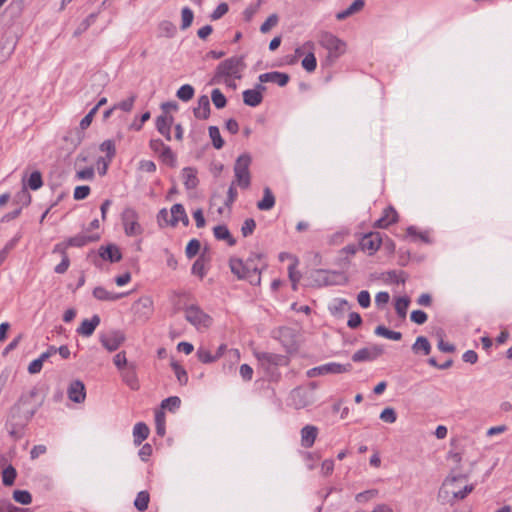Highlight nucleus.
<instances>
[{"label":"nucleus","instance_id":"f257e3e1","mask_svg":"<svg viewBox=\"0 0 512 512\" xmlns=\"http://www.w3.org/2000/svg\"><path fill=\"white\" fill-rule=\"evenodd\" d=\"M246 67L244 56H233L221 63L216 68L215 74L211 78L209 84H220L222 78L234 76L237 79L241 78V71Z\"/></svg>","mask_w":512,"mask_h":512},{"label":"nucleus","instance_id":"f03ea898","mask_svg":"<svg viewBox=\"0 0 512 512\" xmlns=\"http://www.w3.org/2000/svg\"><path fill=\"white\" fill-rule=\"evenodd\" d=\"M255 356L265 371V376L269 380H277L279 377L278 367L287 366L289 359L285 355L270 353V352H256Z\"/></svg>","mask_w":512,"mask_h":512},{"label":"nucleus","instance_id":"7ed1b4c3","mask_svg":"<svg viewBox=\"0 0 512 512\" xmlns=\"http://www.w3.org/2000/svg\"><path fill=\"white\" fill-rule=\"evenodd\" d=\"M177 311L183 310L185 319L193 325L197 330L206 329L211 326L212 318L206 314L198 305H182L179 300L175 303Z\"/></svg>","mask_w":512,"mask_h":512},{"label":"nucleus","instance_id":"20e7f679","mask_svg":"<svg viewBox=\"0 0 512 512\" xmlns=\"http://www.w3.org/2000/svg\"><path fill=\"white\" fill-rule=\"evenodd\" d=\"M316 382H310L307 386H298L294 388L289 395V405L295 409H303L312 405L315 400Z\"/></svg>","mask_w":512,"mask_h":512},{"label":"nucleus","instance_id":"39448f33","mask_svg":"<svg viewBox=\"0 0 512 512\" xmlns=\"http://www.w3.org/2000/svg\"><path fill=\"white\" fill-rule=\"evenodd\" d=\"M39 391L33 388L27 393H24L18 403L13 407L12 411L22 413L26 421H29L42 405V400L38 398Z\"/></svg>","mask_w":512,"mask_h":512},{"label":"nucleus","instance_id":"423d86ee","mask_svg":"<svg viewBox=\"0 0 512 512\" xmlns=\"http://www.w3.org/2000/svg\"><path fill=\"white\" fill-rule=\"evenodd\" d=\"M319 43L328 51L327 59L330 62L336 61L346 50L345 42L329 32L321 33Z\"/></svg>","mask_w":512,"mask_h":512},{"label":"nucleus","instance_id":"0eeeda50","mask_svg":"<svg viewBox=\"0 0 512 512\" xmlns=\"http://www.w3.org/2000/svg\"><path fill=\"white\" fill-rule=\"evenodd\" d=\"M251 164V157L249 154L240 155L234 164V174L236 185L243 189H247L250 186L251 176L249 172V166Z\"/></svg>","mask_w":512,"mask_h":512},{"label":"nucleus","instance_id":"6e6552de","mask_svg":"<svg viewBox=\"0 0 512 512\" xmlns=\"http://www.w3.org/2000/svg\"><path fill=\"white\" fill-rule=\"evenodd\" d=\"M138 218V213L134 208L126 207L123 210L121 219L127 236H137L143 232Z\"/></svg>","mask_w":512,"mask_h":512},{"label":"nucleus","instance_id":"1a4fd4ad","mask_svg":"<svg viewBox=\"0 0 512 512\" xmlns=\"http://www.w3.org/2000/svg\"><path fill=\"white\" fill-rule=\"evenodd\" d=\"M352 370V365L350 363L340 364V363H326L314 368H311L307 371V376L312 378L320 375L326 374H342L347 373Z\"/></svg>","mask_w":512,"mask_h":512},{"label":"nucleus","instance_id":"9d476101","mask_svg":"<svg viewBox=\"0 0 512 512\" xmlns=\"http://www.w3.org/2000/svg\"><path fill=\"white\" fill-rule=\"evenodd\" d=\"M125 334L120 330H111L102 333L99 337L102 346L109 352L116 351L125 341Z\"/></svg>","mask_w":512,"mask_h":512},{"label":"nucleus","instance_id":"9b49d317","mask_svg":"<svg viewBox=\"0 0 512 512\" xmlns=\"http://www.w3.org/2000/svg\"><path fill=\"white\" fill-rule=\"evenodd\" d=\"M262 258V254L253 253L251 256L244 262L246 271L248 275L247 281L252 285H258L261 281V269L257 264V261H260Z\"/></svg>","mask_w":512,"mask_h":512},{"label":"nucleus","instance_id":"f8f14e48","mask_svg":"<svg viewBox=\"0 0 512 512\" xmlns=\"http://www.w3.org/2000/svg\"><path fill=\"white\" fill-rule=\"evenodd\" d=\"M383 352L384 349L380 345L364 347L362 349H359L352 355V360L354 362L372 361L375 360L380 355H382Z\"/></svg>","mask_w":512,"mask_h":512},{"label":"nucleus","instance_id":"ddd939ff","mask_svg":"<svg viewBox=\"0 0 512 512\" xmlns=\"http://www.w3.org/2000/svg\"><path fill=\"white\" fill-rule=\"evenodd\" d=\"M382 238L377 232H370L364 235L359 243L360 248L363 251L368 252L369 255H373L381 246Z\"/></svg>","mask_w":512,"mask_h":512},{"label":"nucleus","instance_id":"4468645a","mask_svg":"<svg viewBox=\"0 0 512 512\" xmlns=\"http://www.w3.org/2000/svg\"><path fill=\"white\" fill-rule=\"evenodd\" d=\"M136 364L129 363L127 367L120 371L123 382L134 391L140 388L139 380L136 373Z\"/></svg>","mask_w":512,"mask_h":512},{"label":"nucleus","instance_id":"2eb2a0df","mask_svg":"<svg viewBox=\"0 0 512 512\" xmlns=\"http://www.w3.org/2000/svg\"><path fill=\"white\" fill-rule=\"evenodd\" d=\"M99 257L110 263L119 262L122 259V253L117 245L111 243L106 246L102 245L98 249Z\"/></svg>","mask_w":512,"mask_h":512},{"label":"nucleus","instance_id":"dca6fc26","mask_svg":"<svg viewBox=\"0 0 512 512\" xmlns=\"http://www.w3.org/2000/svg\"><path fill=\"white\" fill-rule=\"evenodd\" d=\"M68 398L75 403H82L86 397L85 385L80 380H75L68 387Z\"/></svg>","mask_w":512,"mask_h":512},{"label":"nucleus","instance_id":"f3484780","mask_svg":"<svg viewBox=\"0 0 512 512\" xmlns=\"http://www.w3.org/2000/svg\"><path fill=\"white\" fill-rule=\"evenodd\" d=\"M171 216L169 219L170 226L175 227L179 222H182L184 226L189 225V218L185 212L182 204H174L170 210Z\"/></svg>","mask_w":512,"mask_h":512},{"label":"nucleus","instance_id":"a211bd4d","mask_svg":"<svg viewBox=\"0 0 512 512\" xmlns=\"http://www.w3.org/2000/svg\"><path fill=\"white\" fill-rule=\"evenodd\" d=\"M289 79L290 77L288 74L278 71L263 73L259 76V81L261 83H276L280 87H284L285 85H287Z\"/></svg>","mask_w":512,"mask_h":512},{"label":"nucleus","instance_id":"6ab92c4d","mask_svg":"<svg viewBox=\"0 0 512 512\" xmlns=\"http://www.w3.org/2000/svg\"><path fill=\"white\" fill-rule=\"evenodd\" d=\"M398 221V213L392 207L388 206L384 209L383 215L375 222L374 227L385 229L389 225L394 224Z\"/></svg>","mask_w":512,"mask_h":512},{"label":"nucleus","instance_id":"aec40b11","mask_svg":"<svg viewBox=\"0 0 512 512\" xmlns=\"http://www.w3.org/2000/svg\"><path fill=\"white\" fill-rule=\"evenodd\" d=\"M318 435V428L314 425H306L301 429V445L310 448L314 445Z\"/></svg>","mask_w":512,"mask_h":512},{"label":"nucleus","instance_id":"412c9836","mask_svg":"<svg viewBox=\"0 0 512 512\" xmlns=\"http://www.w3.org/2000/svg\"><path fill=\"white\" fill-rule=\"evenodd\" d=\"M100 324V317L98 315H93L91 319H84L80 326L77 328V333L89 337L91 336L96 327Z\"/></svg>","mask_w":512,"mask_h":512},{"label":"nucleus","instance_id":"4be33fe9","mask_svg":"<svg viewBox=\"0 0 512 512\" xmlns=\"http://www.w3.org/2000/svg\"><path fill=\"white\" fill-rule=\"evenodd\" d=\"M194 116L197 119L206 120L210 116V101L207 95H202L198 98L197 107L193 110Z\"/></svg>","mask_w":512,"mask_h":512},{"label":"nucleus","instance_id":"5701e85b","mask_svg":"<svg viewBox=\"0 0 512 512\" xmlns=\"http://www.w3.org/2000/svg\"><path fill=\"white\" fill-rule=\"evenodd\" d=\"M173 123V117L172 116H166L161 115L158 116L156 119V128L159 131L160 134H162L166 140H171V125Z\"/></svg>","mask_w":512,"mask_h":512},{"label":"nucleus","instance_id":"b1692460","mask_svg":"<svg viewBox=\"0 0 512 512\" xmlns=\"http://www.w3.org/2000/svg\"><path fill=\"white\" fill-rule=\"evenodd\" d=\"M100 239L98 234L96 235H86V234H78L76 236L70 237L67 239V245L69 247H83L90 242H95Z\"/></svg>","mask_w":512,"mask_h":512},{"label":"nucleus","instance_id":"393cba45","mask_svg":"<svg viewBox=\"0 0 512 512\" xmlns=\"http://www.w3.org/2000/svg\"><path fill=\"white\" fill-rule=\"evenodd\" d=\"M184 185L187 190L195 189L199 180L197 178V170L193 167H185L182 170Z\"/></svg>","mask_w":512,"mask_h":512},{"label":"nucleus","instance_id":"a878e982","mask_svg":"<svg viewBox=\"0 0 512 512\" xmlns=\"http://www.w3.org/2000/svg\"><path fill=\"white\" fill-rule=\"evenodd\" d=\"M365 6L364 0H354L353 3L345 10L340 11L336 14V19L339 21L345 20L346 18L360 12Z\"/></svg>","mask_w":512,"mask_h":512},{"label":"nucleus","instance_id":"bb28decb","mask_svg":"<svg viewBox=\"0 0 512 512\" xmlns=\"http://www.w3.org/2000/svg\"><path fill=\"white\" fill-rule=\"evenodd\" d=\"M275 205V196L269 187L263 189V198L257 202V208L261 211H268Z\"/></svg>","mask_w":512,"mask_h":512},{"label":"nucleus","instance_id":"cd10ccee","mask_svg":"<svg viewBox=\"0 0 512 512\" xmlns=\"http://www.w3.org/2000/svg\"><path fill=\"white\" fill-rule=\"evenodd\" d=\"M93 296L101 301H115L124 296L123 293H113L106 290L104 287L98 286L93 290Z\"/></svg>","mask_w":512,"mask_h":512},{"label":"nucleus","instance_id":"c85d7f7f","mask_svg":"<svg viewBox=\"0 0 512 512\" xmlns=\"http://www.w3.org/2000/svg\"><path fill=\"white\" fill-rule=\"evenodd\" d=\"M263 95L259 90L248 89L243 92V102L247 106L256 107L261 104Z\"/></svg>","mask_w":512,"mask_h":512},{"label":"nucleus","instance_id":"c756f323","mask_svg":"<svg viewBox=\"0 0 512 512\" xmlns=\"http://www.w3.org/2000/svg\"><path fill=\"white\" fill-rule=\"evenodd\" d=\"M469 477V474H462V473H455V470L452 471V473L445 479L443 483V488L445 489L446 493H450V490L452 488L459 489L458 486H456V483L460 480H467Z\"/></svg>","mask_w":512,"mask_h":512},{"label":"nucleus","instance_id":"7c9ffc66","mask_svg":"<svg viewBox=\"0 0 512 512\" xmlns=\"http://www.w3.org/2000/svg\"><path fill=\"white\" fill-rule=\"evenodd\" d=\"M214 236L217 240H225L229 246H234L236 240L232 237L226 225H218L213 229Z\"/></svg>","mask_w":512,"mask_h":512},{"label":"nucleus","instance_id":"2f4dec72","mask_svg":"<svg viewBox=\"0 0 512 512\" xmlns=\"http://www.w3.org/2000/svg\"><path fill=\"white\" fill-rule=\"evenodd\" d=\"M229 266L231 272L237 276L238 279L247 280L246 275H248L244 261L239 258H231L229 261Z\"/></svg>","mask_w":512,"mask_h":512},{"label":"nucleus","instance_id":"473e14b6","mask_svg":"<svg viewBox=\"0 0 512 512\" xmlns=\"http://www.w3.org/2000/svg\"><path fill=\"white\" fill-rule=\"evenodd\" d=\"M149 432L150 430L145 423H137L133 429L134 444L140 445L149 436Z\"/></svg>","mask_w":512,"mask_h":512},{"label":"nucleus","instance_id":"72a5a7b5","mask_svg":"<svg viewBox=\"0 0 512 512\" xmlns=\"http://www.w3.org/2000/svg\"><path fill=\"white\" fill-rule=\"evenodd\" d=\"M135 309L137 312H142L145 318H148L153 311V301L150 297H141L135 303Z\"/></svg>","mask_w":512,"mask_h":512},{"label":"nucleus","instance_id":"f704fd0d","mask_svg":"<svg viewBox=\"0 0 512 512\" xmlns=\"http://www.w3.org/2000/svg\"><path fill=\"white\" fill-rule=\"evenodd\" d=\"M31 203V195L27 190V187L24 185L20 191H18L13 197V204L17 207L28 206Z\"/></svg>","mask_w":512,"mask_h":512},{"label":"nucleus","instance_id":"c9c22d12","mask_svg":"<svg viewBox=\"0 0 512 512\" xmlns=\"http://www.w3.org/2000/svg\"><path fill=\"white\" fill-rule=\"evenodd\" d=\"M412 351L415 354L422 353L428 355L431 352V345L428 339L424 336L417 337L415 343L412 345Z\"/></svg>","mask_w":512,"mask_h":512},{"label":"nucleus","instance_id":"e433bc0d","mask_svg":"<svg viewBox=\"0 0 512 512\" xmlns=\"http://www.w3.org/2000/svg\"><path fill=\"white\" fill-rule=\"evenodd\" d=\"M410 305V298L408 296L399 297L395 301V311L399 318L405 319L407 315V309Z\"/></svg>","mask_w":512,"mask_h":512},{"label":"nucleus","instance_id":"4c0bfd02","mask_svg":"<svg viewBox=\"0 0 512 512\" xmlns=\"http://www.w3.org/2000/svg\"><path fill=\"white\" fill-rule=\"evenodd\" d=\"M374 333L377 336H381L394 341H399L402 338L401 332L389 330L387 327L383 325L377 326Z\"/></svg>","mask_w":512,"mask_h":512},{"label":"nucleus","instance_id":"58836bf2","mask_svg":"<svg viewBox=\"0 0 512 512\" xmlns=\"http://www.w3.org/2000/svg\"><path fill=\"white\" fill-rule=\"evenodd\" d=\"M149 501V493L147 491H140L134 500V506L138 511L143 512L147 510Z\"/></svg>","mask_w":512,"mask_h":512},{"label":"nucleus","instance_id":"ea45409f","mask_svg":"<svg viewBox=\"0 0 512 512\" xmlns=\"http://www.w3.org/2000/svg\"><path fill=\"white\" fill-rule=\"evenodd\" d=\"M209 136L215 149H221L224 146V140L221 137L219 128L217 126L209 127Z\"/></svg>","mask_w":512,"mask_h":512},{"label":"nucleus","instance_id":"a19ab883","mask_svg":"<svg viewBox=\"0 0 512 512\" xmlns=\"http://www.w3.org/2000/svg\"><path fill=\"white\" fill-rule=\"evenodd\" d=\"M17 472L16 469L9 465L7 466L2 473V482L5 486H12L14 484V481L16 479Z\"/></svg>","mask_w":512,"mask_h":512},{"label":"nucleus","instance_id":"79ce46f5","mask_svg":"<svg viewBox=\"0 0 512 512\" xmlns=\"http://www.w3.org/2000/svg\"><path fill=\"white\" fill-rule=\"evenodd\" d=\"M26 185V187H29L32 190L40 189L43 185L42 174L40 171L32 172L27 180Z\"/></svg>","mask_w":512,"mask_h":512},{"label":"nucleus","instance_id":"37998d69","mask_svg":"<svg viewBox=\"0 0 512 512\" xmlns=\"http://www.w3.org/2000/svg\"><path fill=\"white\" fill-rule=\"evenodd\" d=\"M211 99L217 109H222L227 104V99L220 89L216 88L211 92Z\"/></svg>","mask_w":512,"mask_h":512},{"label":"nucleus","instance_id":"c03bdc74","mask_svg":"<svg viewBox=\"0 0 512 512\" xmlns=\"http://www.w3.org/2000/svg\"><path fill=\"white\" fill-rule=\"evenodd\" d=\"M176 95L180 100L187 102L193 98L194 88L189 84H184L178 89Z\"/></svg>","mask_w":512,"mask_h":512},{"label":"nucleus","instance_id":"a18cd8bd","mask_svg":"<svg viewBox=\"0 0 512 512\" xmlns=\"http://www.w3.org/2000/svg\"><path fill=\"white\" fill-rule=\"evenodd\" d=\"M171 367L177 377V380L181 385H185L188 381V376L186 370L177 362L172 361Z\"/></svg>","mask_w":512,"mask_h":512},{"label":"nucleus","instance_id":"49530a36","mask_svg":"<svg viewBox=\"0 0 512 512\" xmlns=\"http://www.w3.org/2000/svg\"><path fill=\"white\" fill-rule=\"evenodd\" d=\"M14 50V44L5 41L0 44V63H4L8 60Z\"/></svg>","mask_w":512,"mask_h":512},{"label":"nucleus","instance_id":"de8ad7c7","mask_svg":"<svg viewBox=\"0 0 512 512\" xmlns=\"http://www.w3.org/2000/svg\"><path fill=\"white\" fill-rule=\"evenodd\" d=\"M474 488L475 486L473 484H469L465 485L463 489L452 488L450 493L452 494L453 499L463 500L474 490Z\"/></svg>","mask_w":512,"mask_h":512},{"label":"nucleus","instance_id":"09e8293b","mask_svg":"<svg viewBox=\"0 0 512 512\" xmlns=\"http://www.w3.org/2000/svg\"><path fill=\"white\" fill-rule=\"evenodd\" d=\"M97 17V14L96 13H92L90 15H88L80 24L79 26L77 27V29L74 31V36H79L81 35L83 32H85L92 23H94L95 19Z\"/></svg>","mask_w":512,"mask_h":512},{"label":"nucleus","instance_id":"8fccbe9b","mask_svg":"<svg viewBox=\"0 0 512 512\" xmlns=\"http://www.w3.org/2000/svg\"><path fill=\"white\" fill-rule=\"evenodd\" d=\"M156 433L159 436L165 435V413L162 410H157L155 413Z\"/></svg>","mask_w":512,"mask_h":512},{"label":"nucleus","instance_id":"3c124183","mask_svg":"<svg viewBox=\"0 0 512 512\" xmlns=\"http://www.w3.org/2000/svg\"><path fill=\"white\" fill-rule=\"evenodd\" d=\"M13 499L22 505H28L32 502V496L26 490H15L13 492Z\"/></svg>","mask_w":512,"mask_h":512},{"label":"nucleus","instance_id":"603ef678","mask_svg":"<svg viewBox=\"0 0 512 512\" xmlns=\"http://www.w3.org/2000/svg\"><path fill=\"white\" fill-rule=\"evenodd\" d=\"M302 64V67L307 71V72H313L316 67H317V60H316V57L315 55L310 52L308 53L302 60L301 62Z\"/></svg>","mask_w":512,"mask_h":512},{"label":"nucleus","instance_id":"864d4df0","mask_svg":"<svg viewBox=\"0 0 512 512\" xmlns=\"http://www.w3.org/2000/svg\"><path fill=\"white\" fill-rule=\"evenodd\" d=\"M180 404H181V400L179 397L171 396V397L164 399L161 402V408L168 409L169 411H174L180 407Z\"/></svg>","mask_w":512,"mask_h":512},{"label":"nucleus","instance_id":"5fc2aeb1","mask_svg":"<svg viewBox=\"0 0 512 512\" xmlns=\"http://www.w3.org/2000/svg\"><path fill=\"white\" fill-rule=\"evenodd\" d=\"M160 157L162 158V161L171 167H175L176 165V156L172 152L169 146L163 147V150L160 153Z\"/></svg>","mask_w":512,"mask_h":512},{"label":"nucleus","instance_id":"6e6d98bb","mask_svg":"<svg viewBox=\"0 0 512 512\" xmlns=\"http://www.w3.org/2000/svg\"><path fill=\"white\" fill-rule=\"evenodd\" d=\"M181 17H182L181 29L185 30L188 27H190L193 22V18H194L193 11L188 7H184L181 11Z\"/></svg>","mask_w":512,"mask_h":512},{"label":"nucleus","instance_id":"4d7b16f0","mask_svg":"<svg viewBox=\"0 0 512 512\" xmlns=\"http://www.w3.org/2000/svg\"><path fill=\"white\" fill-rule=\"evenodd\" d=\"M200 247H201V244H200L199 240H197V239L190 240L186 246V250H185L186 256L189 259L195 257L198 254Z\"/></svg>","mask_w":512,"mask_h":512},{"label":"nucleus","instance_id":"13d9d810","mask_svg":"<svg viewBox=\"0 0 512 512\" xmlns=\"http://www.w3.org/2000/svg\"><path fill=\"white\" fill-rule=\"evenodd\" d=\"M100 150L102 152L106 153L108 161H111L112 158L115 156V153H116L115 144H114V142L112 140H105L100 145Z\"/></svg>","mask_w":512,"mask_h":512},{"label":"nucleus","instance_id":"bf43d9fd","mask_svg":"<svg viewBox=\"0 0 512 512\" xmlns=\"http://www.w3.org/2000/svg\"><path fill=\"white\" fill-rule=\"evenodd\" d=\"M315 281L318 285H330L332 281L329 279V274L326 270H316L313 274Z\"/></svg>","mask_w":512,"mask_h":512},{"label":"nucleus","instance_id":"052dcab7","mask_svg":"<svg viewBox=\"0 0 512 512\" xmlns=\"http://www.w3.org/2000/svg\"><path fill=\"white\" fill-rule=\"evenodd\" d=\"M278 16L277 14H271L266 21L260 26V31L262 33H268L274 26L278 23Z\"/></svg>","mask_w":512,"mask_h":512},{"label":"nucleus","instance_id":"680f3d73","mask_svg":"<svg viewBox=\"0 0 512 512\" xmlns=\"http://www.w3.org/2000/svg\"><path fill=\"white\" fill-rule=\"evenodd\" d=\"M378 495V490L376 489H371V490H366V491H363V492H360L356 495L355 499L357 502L359 503H365L369 500H372L373 498H375L376 496Z\"/></svg>","mask_w":512,"mask_h":512},{"label":"nucleus","instance_id":"e2e57ef3","mask_svg":"<svg viewBox=\"0 0 512 512\" xmlns=\"http://www.w3.org/2000/svg\"><path fill=\"white\" fill-rule=\"evenodd\" d=\"M135 99H136V95L133 94L129 98L115 104L114 108L120 109L124 112H130L133 108Z\"/></svg>","mask_w":512,"mask_h":512},{"label":"nucleus","instance_id":"0e129e2a","mask_svg":"<svg viewBox=\"0 0 512 512\" xmlns=\"http://www.w3.org/2000/svg\"><path fill=\"white\" fill-rule=\"evenodd\" d=\"M380 419L386 423H394L397 420V414L393 408L387 407L380 413Z\"/></svg>","mask_w":512,"mask_h":512},{"label":"nucleus","instance_id":"69168bd1","mask_svg":"<svg viewBox=\"0 0 512 512\" xmlns=\"http://www.w3.org/2000/svg\"><path fill=\"white\" fill-rule=\"evenodd\" d=\"M256 228V222L253 218H248L244 221L241 227V233L243 237H248L251 235Z\"/></svg>","mask_w":512,"mask_h":512},{"label":"nucleus","instance_id":"338daca9","mask_svg":"<svg viewBox=\"0 0 512 512\" xmlns=\"http://www.w3.org/2000/svg\"><path fill=\"white\" fill-rule=\"evenodd\" d=\"M114 365L118 368L119 371L123 370L125 367L129 365L125 351H121L117 353L113 358Z\"/></svg>","mask_w":512,"mask_h":512},{"label":"nucleus","instance_id":"774afa93","mask_svg":"<svg viewBox=\"0 0 512 512\" xmlns=\"http://www.w3.org/2000/svg\"><path fill=\"white\" fill-rule=\"evenodd\" d=\"M197 357L202 363H212L216 361V357L212 355L210 351L204 348H199L197 350Z\"/></svg>","mask_w":512,"mask_h":512}]
</instances>
